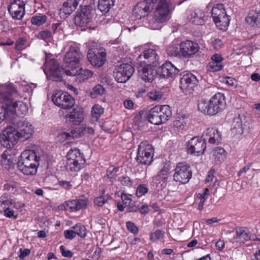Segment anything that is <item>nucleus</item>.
<instances>
[{
  "instance_id": "obj_27",
  "label": "nucleus",
  "mask_w": 260,
  "mask_h": 260,
  "mask_svg": "<svg viewBox=\"0 0 260 260\" xmlns=\"http://www.w3.org/2000/svg\"><path fill=\"white\" fill-rule=\"evenodd\" d=\"M179 70L171 62H166L161 68V75L165 78L173 77L178 73Z\"/></svg>"
},
{
  "instance_id": "obj_8",
  "label": "nucleus",
  "mask_w": 260,
  "mask_h": 260,
  "mask_svg": "<svg viewBox=\"0 0 260 260\" xmlns=\"http://www.w3.org/2000/svg\"><path fill=\"white\" fill-rule=\"evenodd\" d=\"M82 57V54L80 52L79 48L76 46H71L64 56V67L60 66V67L63 69L70 70L78 68Z\"/></svg>"
},
{
  "instance_id": "obj_1",
  "label": "nucleus",
  "mask_w": 260,
  "mask_h": 260,
  "mask_svg": "<svg viewBox=\"0 0 260 260\" xmlns=\"http://www.w3.org/2000/svg\"><path fill=\"white\" fill-rule=\"evenodd\" d=\"M17 95L15 88L12 87L10 91L0 93V123L5 119L13 115L21 116L28 112L27 106L20 101H14L12 97Z\"/></svg>"
},
{
  "instance_id": "obj_15",
  "label": "nucleus",
  "mask_w": 260,
  "mask_h": 260,
  "mask_svg": "<svg viewBox=\"0 0 260 260\" xmlns=\"http://www.w3.org/2000/svg\"><path fill=\"white\" fill-rule=\"evenodd\" d=\"M8 9L14 19L21 20L24 16L25 4L22 0H11Z\"/></svg>"
},
{
  "instance_id": "obj_11",
  "label": "nucleus",
  "mask_w": 260,
  "mask_h": 260,
  "mask_svg": "<svg viewBox=\"0 0 260 260\" xmlns=\"http://www.w3.org/2000/svg\"><path fill=\"white\" fill-rule=\"evenodd\" d=\"M20 138L17 131L13 126H8L0 135V142L6 148L14 146Z\"/></svg>"
},
{
  "instance_id": "obj_36",
  "label": "nucleus",
  "mask_w": 260,
  "mask_h": 260,
  "mask_svg": "<svg viewBox=\"0 0 260 260\" xmlns=\"http://www.w3.org/2000/svg\"><path fill=\"white\" fill-rule=\"evenodd\" d=\"M168 54L170 56H178L181 57L180 47L176 44H171L167 49Z\"/></svg>"
},
{
  "instance_id": "obj_44",
  "label": "nucleus",
  "mask_w": 260,
  "mask_h": 260,
  "mask_svg": "<svg viewBox=\"0 0 260 260\" xmlns=\"http://www.w3.org/2000/svg\"><path fill=\"white\" fill-rule=\"evenodd\" d=\"M118 169L117 168L110 167L107 171V175L110 181L113 182L115 180Z\"/></svg>"
},
{
  "instance_id": "obj_64",
  "label": "nucleus",
  "mask_w": 260,
  "mask_h": 260,
  "mask_svg": "<svg viewBox=\"0 0 260 260\" xmlns=\"http://www.w3.org/2000/svg\"><path fill=\"white\" fill-rule=\"evenodd\" d=\"M251 163H248L246 166L243 167L238 172V176H241L243 173H246V172L250 169Z\"/></svg>"
},
{
  "instance_id": "obj_29",
  "label": "nucleus",
  "mask_w": 260,
  "mask_h": 260,
  "mask_svg": "<svg viewBox=\"0 0 260 260\" xmlns=\"http://www.w3.org/2000/svg\"><path fill=\"white\" fill-rule=\"evenodd\" d=\"M87 201L85 199L69 201L67 202V206L71 212L77 211L85 208Z\"/></svg>"
},
{
  "instance_id": "obj_47",
  "label": "nucleus",
  "mask_w": 260,
  "mask_h": 260,
  "mask_svg": "<svg viewBox=\"0 0 260 260\" xmlns=\"http://www.w3.org/2000/svg\"><path fill=\"white\" fill-rule=\"evenodd\" d=\"M141 203L138 202H132L131 203L128 204V206L127 207V211L129 212H135L139 211L140 209V205Z\"/></svg>"
},
{
  "instance_id": "obj_3",
  "label": "nucleus",
  "mask_w": 260,
  "mask_h": 260,
  "mask_svg": "<svg viewBox=\"0 0 260 260\" xmlns=\"http://www.w3.org/2000/svg\"><path fill=\"white\" fill-rule=\"evenodd\" d=\"M75 68L72 70L63 69L60 67L58 61L54 59H50V79L56 81L62 80V75L65 73L68 76H76V80L78 82H82L91 77L92 72L89 70L82 68Z\"/></svg>"
},
{
  "instance_id": "obj_48",
  "label": "nucleus",
  "mask_w": 260,
  "mask_h": 260,
  "mask_svg": "<svg viewBox=\"0 0 260 260\" xmlns=\"http://www.w3.org/2000/svg\"><path fill=\"white\" fill-rule=\"evenodd\" d=\"M126 225L127 230L131 233L137 234L138 233L139 230L137 226L134 223L131 221H127L126 222Z\"/></svg>"
},
{
  "instance_id": "obj_20",
  "label": "nucleus",
  "mask_w": 260,
  "mask_h": 260,
  "mask_svg": "<svg viewBox=\"0 0 260 260\" xmlns=\"http://www.w3.org/2000/svg\"><path fill=\"white\" fill-rule=\"evenodd\" d=\"M151 4L144 1L138 2L133 8V16L137 19L147 16L153 10Z\"/></svg>"
},
{
  "instance_id": "obj_24",
  "label": "nucleus",
  "mask_w": 260,
  "mask_h": 260,
  "mask_svg": "<svg viewBox=\"0 0 260 260\" xmlns=\"http://www.w3.org/2000/svg\"><path fill=\"white\" fill-rule=\"evenodd\" d=\"M143 57V62L145 64L151 66H157L158 63L159 56L156 50L149 49L143 52V54L139 55V58L141 59Z\"/></svg>"
},
{
  "instance_id": "obj_54",
  "label": "nucleus",
  "mask_w": 260,
  "mask_h": 260,
  "mask_svg": "<svg viewBox=\"0 0 260 260\" xmlns=\"http://www.w3.org/2000/svg\"><path fill=\"white\" fill-rule=\"evenodd\" d=\"M25 44V41L23 38H19L15 44V49L16 50L21 51L23 49V46Z\"/></svg>"
},
{
  "instance_id": "obj_7",
  "label": "nucleus",
  "mask_w": 260,
  "mask_h": 260,
  "mask_svg": "<svg viewBox=\"0 0 260 260\" xmlns=\"http://www.w3.org/2000/svg\"><path fill=\"white\" fill-rule=\"evenodd\" d=\"M212 16L217 28L220 30L227 28L230 20L223 4H218L213 7Z\"/></svg>"
},
{
  "instance_id": "obj_42",
  "label": "nucleus",
  "mask_w": 260,
  "mask_h": 260,
  "mask_svg": "<svg viewBox=\"0 0 260 260\" xmlns=\"http://www.w3.org/2000/svg\"><path fill=\"white\" fill-rule=\"evenodd\" d=\"M103 112L104 109L101 105L95 104L93 106L91 110L92 116L96 120H98V118L103 113Z\"/></svg>"
},
{
  "instance_id": "obj_57",
  "label": "nucleus",
  "mask_w": 260,
  "mask_h": 260,
  "mask_svg": "<svg viewBox=\"0 0 260 260\" xmlns=\"http://www.w3.org/2000/svg\"><path fill=\"white\" fill-rule=\"evenodd\" d=\"M163 234L164 233L161 230H156L151 234L150 239L153 240L159 239L162 236Z\"/></svg>"
},
{
  "instance_id": "obj_4",
  "label": "nucleus",
  "mask_w": 260,
  "mask_h": 260,
  "mask_svg": "<svg viewBox=\"0 0 260 260\" xmlns=\"http://www.w3.org/2000/svg\"><path fill=\"white\" fill-rule=\"evenodd\" d=\"M38 161L39 159L34 151L26 150L20 156L18 168L25 175H34L37 172Z\"/></svg>"
},
{
  "instance_id": "obj_26",
  "label": "nucleus",
  "mask_w": 260,
  "mask_h": 260,
  "mask_svg": "<svg viewBox=\"0 0 260 260\" xmlns=\"http://www.w3.org/2000/svg\"><path fill=\"white\" fill-rule=\"evenodd\" d=\"M169 162H165L161 170L157 175L152 177V181L155 184H159L161 182H166L169 177V172L171 169Z\"/></svg>"
},
{
  "instance_id": "obj_51",
  "label": "nucleus",
  "mask_w": 260,
  "mask_h": 260,
  "mask_svg": "<svg viewBox=\"0 0 260 260\" xmlns=\"http://www.w3.org/2000/svg\"><path fill=\"white\" fill-rule=\"evenodd\" d=\"M13 203V200L11 199H4L3 197L0 198V204H2L3 209L9 207L10 206L12 205Z\"/></svg>"
},
{
  "instance_id": "obj_6",
  "label": "nucleus",
  "mask_w": 260,
  "mask_h": 260,
  "mask_svg": "<svg viewBox=\"0 0 260 260\" xmlns=\"http://www.w3.org/2000/svg\"><path fill=\"white\" fill-rule=\"evenodd\" d=\"M172 114L169 106H156L149 111L147 117L152 124L159 125L166 122L171 117Z\"/></svg>"
},
{
  "instance_id": "obj_62",
  "label": "nucleus",
  "mask_w": 260,
  "mask_h": 260,
  "mask_svg": "<svg viewBox=\"0 0 260 260\" xmlns=\"http://www.w3.org/2000/svg\"><path fill=\"white\" fill-rule=\"evenodd\" d=\"M222 45V41L219 39H215L213 42V46L215 49H219Z\"/></svg>"
},
{
  "instance_id": "obj_18",
  "label": "nucleus",
  "mask_w": 260,
  "mask_h": 260,
  "mask_svg": "<svg viewBox=\"0 0 260 260\" xmlns=\"http://www.w3.org/2000/svg\"><path fill=\"white\" fill-rule=\"evenodd\" d=\"M180 47L181 57L184 58L191 57L198 52L200 49V46L197 43L190 40L182 42L180 43Z\"/></svg>"
},
{
  "instance_id": "obj_60",
  "label": "nucleus",
  "mask_w": 260,
  "mask_h": 260,
  "mask_svg": "<svg viewBox=\"0 0 260 260\" xmlns=\"http://www.w3.org/2000/svg\"><path fill=\"white\" fill-rule=\"evenodd\" d=\"M131 195H122L121 198L123 201V205H125V207H127L128 204L132 203V200L131 199Z\"/></svg>"
},
{
  "instance_id": "obj_52",
  "label": "nucleus",
  "mask_w": 260,
  "mask_h": 260,
  "mask_svg": "<svg viewBox=\"0 0 260 260\" xmlns=\"http://www.w3.org/2000/svg\"><path fill=\"white\" fill-rule=\"evenodd\" d=\"M14 211L13 209H10L9 207L6 208L4 209V214L8 218H11L13 217L14 219H16L17 216L14 215Z\"/></svg>"
},
{
  "instance_id": "obj_28",
  "label": "nucleus",
  "mask_w": 260,
  "mask_h": 260,
  "mask_svg": "<svg viewBox=\"0 0 260 260\" xmlns=\"http://www.w3.org/2000/svg\"><path fill=\"white\" fill-rule=\"evenodd\" d=\"M246 22L252 26H260V10L252 9L246 17Z\"/></svg>"
},
{
  "instance_id": "obj_14",
  "label": "nucleus",
  "mask_w": 260,
  "mask_h": 260,
  "mask_svg": "<svg viewBox=\"0 0 260 260\" xmlns=\"http://www.w3.org/2000/svg\"><path fill=\"white\" fill-rule=\"evenodd\" d=\"M187 146L188 153L200 155L205 152L206 148V143L204 139H202L198 137H194L188 142Z\"/></svg>"
},
{
  "instance_id": "obj_49",
  "label": "nucleus",
  "mask_w": 260,
  "mask_h": 260,
  "mask_svg": "<svg viewBox=\"0 0 260 260\" xmlns=\"http://www.w3.org/2000/svg\"><path fill=\"white\" fill-rule=\"evenodd\" d=\"M108 198L105 196H100L94 199V203L95 205L99 207H102L107 202Z\"/></svg>"
},
{
  "instance_id": "obj_17",
  "label": "nucleus",
  "mask_w": 260,
  "mask_h": 260,
  "mask_svg": "<svg viewBox=\"0 0 260 260\" xmlns=\"http://www.w3.org/2000/svg\"><path fill=\"white\" fill-rule=\"evenodd\" d=\"M198 83L196 77L190 73L181 75L180 87L183 92L191 93Z\"/></svg>"
},
{
  "instance_id": "obj_56",
  "label": "nucleus",
  "mask_w": 260,
  "mask_h": 260,
  "mask_svg": "<svg viewBox=\"0 0 260 260\" xmlns=\"http://www.w3.org/2000/svg\"><path fill=\"white\" fill-rule=\"evenodd\" d=\"M119 181L123 185L128 186L131 184L129 177L128 176H121L119 178Z\"/></svg>"
},
{
  "instance_id": "obj_50",
  "label": "nucleus",
  "mask_w": 260,
  "mask_h": 260,
  "mask_svg": "<svg viewBox=\"0 0 260 260\" xmlns=\"http://www.w3.org/2000/svg\"><path fill=\"white\" fill-rule=\"evenodd\" d=\"M148 95L150 99L154 101L160 99L162 96V94L159 91H153L148 92Z\"/></svg>"
},
{
  "instance_id": "obj_34",
  "label": "nucleus",
  "mask_w": 260,
  "mask_h": 260,
  "mask_svg": "<svg viewBox=\"0 0 260 260\" xmlns=\"http://www.w3.org/2000/svg\"><path fill=\"white\" fill-rule=\"evenodd\" d=\"M1 165L6 169H10L14 165L13 158L11 155H7L4 153L2 155Z\"/></svg>"
},
{
  "instance_id": "obj_43",
  "label": "nucleus",
  "mask_w": 260,
  "mask_h": 260,
  "mask_svg": "<svg viewBox=\"0 0 260 260\" xmlns=\"http://www.w3.org/2000/svg\"><path fill=\"white\" fill-rule=\"evenodd\" d=\"M222 66L221 64L214 61H210L208 66V70L210 72H217L221 70Z\"/></svg>"
},
{
  "instance_id": "obj_59",
  "label": "nucleus",
  "mask_w": 260,
  "mask_h": 260,
  "mask_svg": "<svg viewBox=\"0 0 260 260\" xmlns=\"http://www.w3.org/2000/svg\"><path fill=\"white\" fill-rule=\"evenodd\" d=\"M83 135L85 134L93 135L94 134V129L91 127L81 126Z\"/></svg>"
},
{
  "instance_id": "obj_45",
  "label": "nucleus",
  "mask_w": 260,
  "mask_h": 260,
  "mask_svg": "<svg viewBox=\"0 0 260 260\" xmlns=\"http://www.w3.org/2000/svg\"><path fill=\"white\" fill-rule=\"evenodd\" d=\"M105 89L101 85H97L93 88L91 95L92 98H95L98 95H101L104 94Z\"/></svg>"
},
{
  "instance_id": "obj_58",
  "label": "nucleus",
  "mask_w": 260,
  "mask_h": 260,
  "mask_svg": "<svg viewBox=\"0 0 260 260\" xmlns=\"http://www.w3.org/2000/svg\"><path fill=\"white\" fill-rule=\"evenodd\" d=\"M37 38L40 39L44 40L46 42H47V40L49 38V31L43 30L40 31L39 34L38 35Z\"/></svg>"
},
{
  "instance_id": "obj_22",
  "label": "nucleus",
  "mask_w": 260,
  "mask_h": 260,
  "mask_svg": "<svg viewBox=\"0 0 260 260\" xmlns=\"http://www.w3.org/2000/svg\"><path fill=\"white\" fill-rule=\"evenodd\" d=\"M16 126L18 135L20 138L28 139L32 134L34 127L27 121H19L17 122Z\"/></svg>"
},
{
  "instance_id": "obj_19",
  "label": "nucleus",
  "mask_w": 260,
  "mask_h": 260,
  "mask_svg": "<svg viewBox=\"0 0 260 260\" xmlns=\"http://www.w3.org/2000/svg\"><path fill=\"white\" fill-rule=\"evenodd\" d=\"M211 115H214L221 111L225 108L226 103L223 94L217 93L210 100Z\"/></svg>"
},
{
  "instance_id": "obj_63",
  "label": "nucleus",
  "mask_w": 260,
  "mask_h": 260,
  "mask_svg": "<svg viewBox=\"0 0 260 260\" xmlns=\"http://www.w3.org/2000/svg\"><path fill=\"white\" fill-rule=\"evenodd\" d=\"M211 59V61L216 62V63L220 64H221V62L223 60V58L221 56V55L218 54H215L212 55Z\"/></svg>"
},
{
  "instance_id": "obj_33",
  "label": "nucleus",
  "mask_w": 260,
  "mask_h": 260,
  "mask_svg": "<svg viewBox=\"0 0 260 260\" xmlns=\"http://www.w3.org/2000/svg\"><path fill=\"white\" fill-rule=\"evenodd\" d=\"M114 3L115 0H99L98 8L102 12L107 13Z\"/></svg>"
},
{
  "instance_id": "obj_31",
  "label": "nucleus",
  "mask_w": 260,
  "mask_h": 260,
  "mask_svg": "<svg viewBox=\"0 0 260 260\" xmlns=\"http://www.w3.org/2000/svg\"><path fill=\"white\" fill-rule=\"evenodd\" d=\"M67 160L85 162V160L83 158V156L81 155L79 150L77 148L71 149L68 152Z\"/></svg>"
},
{
  "instance_id": "obj_40",
  "label": "nucleus",
  "mask_w": 260,
  "mask_h": 260,
  "mask_svg": "<svg viewBox=\"0 0 260 260\" xmlns=\"http://www.w3.org/2000/svg\"><path fill=\"white\" fill-rule=\"evenodd\" d=\"M198 108L199 111L201 112L211 115L210 113V106L209 102H207L205 101H203L200 102L198 104Z\"/></svg>"
},
{
  "instance_id": "obj_32",
  "label": "nucleus",
  "mask_w": 260,
  "mask_h": 260,
  "mask_svg": "<svg viewBox=\"0 0 260 260\" xmlns=\"http://www.w3.org/2000/svg\"><path fill=\"white\" fill-rule=\"evenodd\" d=\"M85 162L74 161H66V169L68 171L78 172L83 167Z\"/></svg>"
},
{
  "instance_id": "obj_37",
  "label": "nucleus",
  "mask_w": 260,
  "mask_h": 260,
  "mask_svg": "<svg viewBox=\"0 0 260 260\" xmlns=\"http://www.w3.org/2000/svg\"><path fill=\"white\" fill-rule=\"evenodd\" d=\"M82 130L80 127L72 129L70 132H64L63 135L66 138L70 140L71 139H76L81 137L82 135Z\"/></svg>"
},
{
  "instance_id": "obj_9",
  "label": "nucleus",
  "mask_w": 260,
  "mask_h": 260,
  "mask_svg": "<svg viewBox=\"0 0 260 260\" xmlns=\"http://www.w3.org/2000/svg\"><path fill=\"white\" fill-rule=\"evenodd\" d=\"M154 150L148 142H141L139 145L136 160L138 164L149 166L153 161Z\"/></svg>"
},
{
  "instance_id": "obj_12",
  "label": "nucleus",
  "mask_w": 260,
  "mask_h": 260,
  "mask_svg": "<svg viewBox=\"0 0 260 260\" xmlns=\"http://www.w3.org/2000/svg\"><path fill=\"white\" fill-rule=\"evenodd\" d=\"M52 101L54 105L64 109L71 108L75 104L74 99L68 93L61 90L52 95Z\"/></svg>"
},
{
  "instance_id": "obj_38",
  "label": "nucleus",
  "mask_w": 260,
  "mask_h": 260,
  "mask_svg": "<svg viewBox=\"0 0 260 260\" xmlns=\"http://www.w3.org/2000/svg\"><path fill=\"white\" fill-rule=\"evenodd\" d=\"M47 21V17L44 15H35L31 18L30 21L33 25L39 26Z\"/></svg>"
},
{
  "instance_id": "obj_55",
  "label": "nucleus",
  "mask_w": 260,
  "mask_h": 260,
  "mask_svg": "<svg viewBox=\"0 0 260 260\" xmlns=\"http://www.w3.org/2000/svg\"><path fill=\"white\" fill-rule=\"evenodd\" d=\"M64 236L67 239H73L76 236V233L73 230H66L64 232Z\"/></svg>"
},
{
  "instance_id": "obj_2",
  "label": "nucleus",
  "mask_w": 260,
  "mask_h": 260,
  "mask_svg": "<svg viewBox=\"0 0 260 260\" xmlns=\"http://www.w3.org/2000/svg\"><path fill=\"white\" fill-rule=\"evenodd\" d=\"M85 0H67L63 3L62 8L59 10L61 17H67L73 13L79 5L80 9L76 12L74 18L75 24L80 27L85 26L91 21L93 10L91 6L88 5H83Z\"/></svg>"
},
{
  "instance_id": "obj_13",
  "label": "nucleus",
  "mask_w": 260,
  "mask_h": 260,
  "mask_svg": "<svg viewBox=\"0 0 260 260\" xmlns=\"http://www.w3.org/2000/svg\"><path fill=\"white\" fill-rule=\"evenodd\" d=\"M134 71L132 65L128 63H122L115 67L113 72V76L117 82L124 83L130 78Z\"/></svg>"
},
{
  "instance_id": "obj_23",
  "label": "nucleus",
  "mask_w": 260,
  "mask_h": 260,
  "mask_svg": "<svg viewBox=\"0 0 260 260\" xmlns=\"http://www.w3.org/2000/svg\"><path fill=\"white\" fill-rule=\"evenodd\" d=\"M66 122L72 125H79L84 119V111L80 108H74L65 116Z\"/></svg>"
},
{
  "instance_id": "obj_10",
  "label": "nucleus",
  "mask_w": 260,
  "mask_h": 260,
  "mask_svg": "<svg viewBox=\"0 0 260 260\" xmlns=\"http://www.w3.org/2000/svg\"><path fill=\"white\" fill-rule=\"evenodd\" d=\"M192 176L190 165L186 162L177 164L174 169V180L176 182L185 184L188 182Z\"/></svg>"
},
{
  "instance_id": "obj_61",
  "label": "nucleus",
  "mask_w": 260,
  "mask_h": 260,
  "mask_svg": "<svg viewBox=\"0 0 260 260\" xmlns=\"http://www.w3.org/2000/svg\"><path fill=\"white\" fill-rule=\"evenodd\" d=\"M214 170H210L209 171V172H208V174L205 180L206 183L210 182L213 181V178L214 177Z\"/></svg>"
},
{
  "instance_id": "obj_21",
  "label": "nucleus",
  "mask_w": 260,
  "mask_h": 260,
  "mask_svg": "<svg viewBox=\"0 0 260 260\" xmlns=\"http://www.w3.org/2000/svg\"><path fill=\"white\" fill-rule=\"evenodd\" d=\"M247 120L244 114H240L233 120L231 131L235 135H242L246 126Z\"/></svg>"
},
{
  "instance_id": "obj_30",
  "label": "nucleus",
  "mask_w": 260,
  "mask_h": 260,
  "mask_svg": "<svg viewBox=\"0 0 260 260\" xmlns=\"http://www.w3.org/2000/svg\"><path fill=\"white\" fill-rule=\"evenodd\" d=\"M236 239L241 243H245L250 238V232L246 228H238L236 230Z\"/></svg>"
},
{
  "instance_id": "obj_39",
  "label": "nucleus",
  "mask_w": 260,
  "mask_h": 260,
  "mask_svg": "<svg viewBox=\"0 0 260 260\" xmlns=\"http://www.w3.org/2000/svg\"><path fill=\"white\" fill-rule=\"evenodd\" d=\"M213 155L215 158L220 161H223L226 156L224 149L221 147H216L213 150Z\"/></svg>"
},
{
  "instance_id": "obj_46",
  "label": "nucleus",
  "mask_w": 260,
  "mask_h": 260,
  "mask_svg": "<svg viewBox=\"0 0 260 260\" xmlns=\"http://www.w3.org/2000/svg\"><path fill=\"white\" fill-rule=\"evenodd\" d=\"M148 190L146 185L144 184H141L138 185L136 190V195L140 198L147 193Z\"/></svg>"
},
{
  "instance_id": "obj_41",
  "label": "nucleus",
  "mask_w": 260,
  "mask_h": 260,
  "mask_svg": "<svg viewBox=\"0 0 260 260\" xmlns=\"http://www.w3.org/2000/svg\"><path fill=\"white\" fill-rule=\"evenodd\" d=\"M74 229V232L76 235H78L82 238H84L86 236V228L81 223H77L72 227Z\"/></svg>"
},
{
  "instance_id": "obj_16",
  "label": "nucleus",
  "mask_w": 260,
  "mask_h": 260,
  "mask_svg": "<svg viewBox=\"0 0 260 260\" xmlns=\"http://www.w3.org/2000/svg\"><path fill=\"white\" fill-rule=\"evenodd\" d=\"M106 52L103 49L100 50L89 49L87 57L90 63L96 68L101 67L106 61Z\"/></svg>"
},
{
  "instance_id": "obj_53",
  "label": "nucleus",
  "mask_w": 260,
  "mask_h": 260,
  "mask_svg": "<svg viewBox=\"0 0 260 260\" xmlns=\"http://www.w3.org/2000/svg\"><path fill=\"white\" fill-rule=\"evenodd\" d=\"M60 250L61 254L64 257L70 258L73 256V252L69 250H67L65 247L63 245L60 246Z\"/></svg>"
},
{
  "instance_id": "obj_5",
  "label": "nucleus",
  "mask_w": 260,
  "mask_h": 260,
  "mask_svg": "<svg viewBox=\"0 0 260 260\" xmlns=\"http://www.w3.org/2000/svg\"><path fill=\"white\" fill-rule=\"evenodd\" d=\"M170 0H159L153 16L149 20V26L152 29H159L161 24L169 20Z\"/></svg>"
},
{
  "instance_id": "obj_35",
  "label": "nucleus",
  "mask_w": 260,
  "mask_h": 260,
  "mask_svg": "<svg viewBox=\"0 0 260 260\" xmlns=\"http://www.w3.org/2000/svg\"><path fill=\"white\" fill-rule=\"evenodd\" d=\"M186 124L184 118H179L173 122V125L172 127V131L174 133H179L181 132L184 128Z\"/></svg>"
},
{
  "instance_id": "obj_25",
  "label": "nucleus",
  "mask_w": 260,
  "mask_h": 260,
  "mask_svg": "<svg viewBox=\"0 0 260 260\" xmlns=\"http://www.w3.org/2000/svg\"><path fill=\"white\" fill-rule=\"evenodd\" d=\"M155 66L146 64L142 70H139V75L145 82H151L156 75V71L153 69Z\"/></svg>"
}]
</instances>
